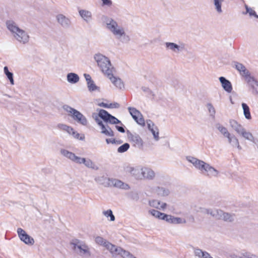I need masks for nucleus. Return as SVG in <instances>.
Wrapping results in <instances>:
<instances>
[{
	"instance_id": "4be33fe9",
	"label": "nucleus",
	"mask_w": 258,
	"mask_h": 258,
	"mask_svg": "<svg viewBox=\"0 0 258 258\" xmlns=\"http://www.w3.org/2000/svg\"><path fill=\"white\" fill-rule=\"evenodd\" d=\"M102 72L110 79L114 76L113 73L114 71L113 66H100Z\"/></svg>"
},
{
	"instance_id": "72a5a7b5",
	"label": "nucleus",
	"mask_w": 258,
	"mask_h": 258,
	"mask_svg": "<svg viewBox=\"0 0 258 258\" xmlns=\"http://www.w3.org/2000/svg\"><path fill=\"white\" fill-rule=\"evenodd\" d=\"M57 127L58 129L65 131L70 135H71L74 130L71 126L62 123L58 124Z\"/></svg>"
},
{
	"instance_id": "a878e982",
	"label": "nucleus",
	"mask_w": 258,
	"mask_h": 258,
	"mask_svg": "<svg viewBox=\"0 0 258 258\" xmlns=\"http://www.w3.org/2000/svg\"><path fill=\"white\" fill-rule=\"evenodd\" d=\"M149 213L154 217L159 219L163 220L166 221L168 215L154 209L150 210Z\"/></svg>"
},
{
	"instance_id": "c03bdc74",
	"label": "nucleus",
	"mask_w": 258,
	"mask_h": 258,
	"mask_svg": "<svg viewBox=\"0 0 258 258\" xmlns=\"http://www.w3.org/2000/svg\"><path fill=\"white\" fill-rule=\"evenodd\" d=\"M130 148V145L128 143H124L122 145L119 147L117 149L118 153H124L126 151Z\"/></svg>"
},
{
	"instance_id": "f704fd0d",
	"label": "nucleus",
	"mask_w": 258,
	"mask_h": 258,
	"mask_svg": "<svg viewBox=\"0 0 258 258\" xmlns=\"http://www.w3.org/2000/svg\"><path fill=\"white\" fill-rule=\"evenodd\" d=\"M206 107L207 108L210 117L212 119H214L215 118L216 110L214 106L212 105V103H208L206 104Z\"/></svg>"
},
{
	"instance_id": "ea45409f",
	"label": "nucleus",
	"mask_w": 258,
	"mask_h": 258,
	"mask_svg": "<svg viewBox=\"0 0 258 258\" xmlns=\"http://www.w3.org/2000/svg\"><path fill=\"white\" fill-rule=\"evenodd\" d=\"M213 1L217 12L218 13H221L222 12L221 4L223 0H213Z\"/></svg>"
},
{
	"instance_id": "39448f33",
	"label": "nucleus",
	"mask_w": 258,
	"mask_h": 258,
	"mask_svg": "<svg viewBox=\"0 0 258 258\" xmlns=\"http://www.w3.org/2000/svg\"><path fill=\"white\" fill-rule=\"evenodd\" d=\"M235 67L240 75L244 77L251 89V93L253 95H258V81L250 76L249 72L246 69L245 66H235Z\"/></svg>"
},
{
	"instance_id": "473e14b6",
	"label": "nucleus",
	"mask_w": 258,
	"mask_h": 258,
	"mask_svg": "<svg viewBox=\"0 0 258 258\" xmlns=\"http://www.w3.org/2000/svg\"><path fill=\"white\" fill-rule=\"evenodd\" d=\"M215 126L217 129L224 136V137L227 135L229 136V134L230 133L228 132L227 128L223 125L219 123H217L215 124Z\"/></svg>"
},
{
	"instance_id": "37998d69",
	"label": "nucleus",
	"mask_w": 258,
	"mask_h": 258,
	"mask_svg": "<svg viewBox=\"0 0 258 258\" xmlns=\"http://www.w3.org/2000/svg\"><path fill=\"white\" fill-rule=\"evenodd\" d=\"M120 255H121L123 258H137L129 251H126L123 249L121 252L120 253Z\"/></svg>"
},
{
	"instance_id": "7c9ffc66",
	"label": "nucleus",
	"mask_w": 258,
	"mask_h": 258,
	"mask_svg": "<svg viewBox=\"0 0 258 258\" xmlns=\"http://www.w3.org/2000/svg\"><path fill=\"white\" fill-rule=\"evenodd\" d=\"M110 80L116 88L121 89L124 87V84L120 78L114 76Z\"/></svg>"
},
{
	"instance_id": "bb28decb",
	"label": "nucleus",
	"mask_w": 258,
	"mask_h": 258,
	"mask_svg": "<svg viewBox=\"0 0 258 258\" xmlns=\"http://www.w3.org/2000/svg\"><path fill=\"white\" fill-rule=\"evenodd\" d=\"M239 135L241 136L245 140L252 142L253 143H256L255 140L252 134L250 132L246 131L244 128L240 133Z\"/></svg>"
},
{
	"instance_id": "49530a36",
	"label": "nucleus",
	"mask_w": 258,
	"mask_h": 258,
	"mask_svg": "<svg viewBox=\"0 0 258 258\" xmlns=\"http://www.w3.org/2000/svg\"><path fill=\"white\" fill-rule=\"evenodd\" d=\"M245 9L246 10L245 14L248 13L250 16H254L255 18L258 19V15H256L254 10L249 8L247 5H245Z\"/></svg>"
},
{
	"instance_id": "9d476101",
	"label": "nucleus",
	"mask_w": 258,
	"mask_h": 258,
	"mask_svg": "<svg viewBox=\"0 0 258 258\" xmlns=\"http://www.w3.org/2000/svg\"><path fill=\"white\" fill-rule=\"evenodd\" d=\"M128 110L130 114L137 123L142 126L145 125V122L143 115L138 110L132 107H129Z\"/></svg>"
},
{
	"instance_id": "8fccbe9b",
	"label": "nucleus",
	"mask_w": 258,
	"mask_h": 258,
	"mask_svg": "<svg viewBox=\"0 0 258 258\" xmlns=\"http://www.w3.org/2000/svg\"><path fill=\"white\" fill-rule=\"evenodd\" d=\"M71 135L75 138V139H80L81 140H82L84 139V137H80H80V134L77 133V132H75L74 130H73V132L72 133Z\"/></svg>"
},
{
	"instance_id": "ddd939ff",
	"label": "nucleus",
	"mask_w": 258,
	"mask_h": 258,
	"mask_svg": "<svg viewBox=\"0 0 258 258\" xmlns=\"http://www.w3.org/2000/svg\"><path fill=\"white\" fill-rule=\"evenodd\" d=\"M17 233L20 239L25 244L32 245L34 243V239L28 235L23 229L18 228Z\"/></svg>"
},
{
	"instance_id": "412c9836",
	"label": "nucleus",
	"mask_w": 258,
	"mask_h": 258,
	"mask_svg": "<svg viewBox=\"0 0 258 258\" xmlns=\"http://www.w3.org/2000/svg\"><path fill=\"white\" fill-rule=\"evenodd\" d=\"M166 222L171 224H184L186 223V220L180 217H175L173 216L168 215Z\"/></svg>"
},
{
	"instance_id": "4d7b16f0",
	"label": "nucleus",
	"mask_w": 258,
	"mask_h": 258,
	"mask_svg": "<svg viewBox=\"0 0 258 258\" xmlns=\"http://www.w3.org/2000/svg\"><path fill=\"white\" fill-rule=\"evenodd\" d=\"M115 127L116 128L117 130V131L120 133H124L125 132V130L123 128V127L122 126H118V125H116L115 126Z\"/></svg>"
},
{
	"instance_id": "c9c22d12",
	"label": "nucleus",
	"mask_w": 258,
	"mask_h": 258,
	"mask_svg": "<svg viewBox=\"0 0 258 258\" xmlns=\"http://www.w3.org/2000/svg\"><path fill=\"white\" fill-rule=\"evenodd\" d=\"M4 73L5 75L7 76L8 79L9 80L10 83L11 85L14 84V81L13 79V74L12 72H10L8 68L6 66L4 69Z\"/></svg>"
},
{
	"instance_id": "5fc2aeb1",
	"label": "nucleus",
	"mask_w": 258,
	"mask_h": 258,
	"mask_svg": "<svg viewBox=\"0 0 258 258\" xmlns=\"http://www.w3.org/2000/svg\"><path fill=\"white\" fill-rule=\"evenodd\" d=\"M202 258H213V257L211 256V255L209 253H208V252H207L206 251H204V253L202 255Z\"/></svg>"
},
{
	"instance_id": "6e6552de",
	"label": "nucleus",
	"mask_w": 258,
	"mask_h": 258,
	"mask_svg": "<svg viewBox=\"0 0 258 258\" xmlns=\"http://www.w3.org/2000/svg\"><path fill=\"white\" fill-rule=\"evenodd\" d=\"M203 213L210 214L216 219H223L224 221H231L233 220L232 216L227 213H224L222 210L217 209H202Z\"/></svg>"
},
{
	"instance_id": "e2e57ef3",
	"label": "nucleus",
	"mask_w": 258,
	"mask_h": 258,
	"mask_svg": "<svg viewBox=\"0 0 258 258\" xmlns=\"http://www.w3.org/2000/svg\"><path fill=\"white\" fill-rule=\"evenodd\" d=\"M235 64H239V65H241L242 64L241 63H239L238 62H236Z\"/></svg>"
},
{
	"instance_id": "13d9d810",
	"label": "nucleus",
	"mask_w": 258,
	"mask_h": 258,
	"mask_svg": "<svg viewBox=\"0 0 258 258\" xmlns=\"http://www.w3.org/2000/svg\"><path fill=\"white\" fill-rule=\"evenodd\" d=\"M103 5L107 6H110L112 4L111 0H102Z\"/></svg>"
},
{
	"instance_id": "6e6d98bb",
	"label": "nucleus",
	"mask_w": 258,
	"mask_h": 258,
	"mask_svg": "<svg viewBox=\"0 0 258 258\" xmlns=\"http://www.w3.org/2000/svg\"><path fill=\"white\" fill-rule=\"evenodd\" d=\"M120 106L118 103H110L109 104V108H119Z\"/></svg>"
},
{
	"instance_id": "603ef678",
	"label": "nucleus",
	"mask_w": 258,
	"mask_h": 258,
	"mask_svg": "<svg viewBox=\"0 0 258 258\" xmlns=\"http://www.w3.org/2000/svg\"><path fill=\"white\" fill-rule=\"evenodd\" d=\"M84 77L85 78L86 81H87V83L89 82L92 81L91 76L89 74H84Z\"/></svg>"
},
{
	"instance_id": "aec40b11",
	"label": "nucleus",
	"mask_w": 258,
	"mask_h": 258,
	"mask_svg": "<svg viewBox=\"0 0 258 258\" xmlns=\"http://www.w3.org/2000/svg\"><path fill=\"white\" fill-rule=\"evenodd\" d=\"M229 123L230 127L234 130L238 135L243 131L244 129L243 126L239 123L237 120L230 119L229 120Z\"/></svg>"
},
{
	"instance_id": "052dcab7",
	"label": "nucleus",
	"mask_w": 258,
	"mask_h": 258,
	"mask_svg": "<svg viewBox=\"0 0 258 258\" xmlns=\"http://www.w3.org/2000/svg\"><path fill=\"white\" fill-rule=\"evenodd\" d=\"M99 106L104 108H109V104L102 102L99 104Z\"/></svg>"
},
{
	"instance_id": "a19ab883",
	"label": "nucleus",
	"mask_w": 258,
	"mask_h": 258,
	"mask_svg": "<svg viewBox=\"0 0 258 258\" xmlns=\"http://www.w3.org/2000/svg\"><path fill=\"white\" fill-rule=\"evenodd\" d=\"M107 122H109V123H110L111 124H116L117 123H120L121 124H122V123L121 122V121L119 120H118L117 118L112 116L111 114L110 115V116H109V118H108V120L106 123H107Z\"/></svg>"
},
{
	"instance_id": "79ce46f5",
	"label": "nucleus",
	"mask_w": 258,
	"mask_h": 258,
	"mask_svg": "<svg viewBox=\"0 0 258 258\" xmlns=\"http://www.w3.org/2000/svg\"><path fill=\"white\" fill-rule=\"evenodd\" d=\"M87 86L88 90L90 92L94 91L98 89V87L95 84L94 81L92 80L90 82H88L87 83Z\"/></svg>"
},
{
	"instance_id": "cd10ccee",
	"label": "nucleus",
	"mask_w": 258,
	"mask_h": 258,
	"mask_svg": "<svg viewBox=\"0 0 258 258\" xmlns=\"http://www.w3.org/2000/svg\"><path fill=\"white\" fill-rule=\"evenodd\" d=\"M150 206L159 209H164L166 207V204L165 203H161L157 200H153L149 202Z\"/></svg>"
},
{
	"instance_id": "864d4df0",
	"label": "nucleus",
	"mask_w": 258,
	"mask_h": 258,
	"mask_svg": "<svg viewBox=\"0 0 258 258\" xmlns=\"http://www.w3.org/2000/svg\"><path fill=\"white\" fill-rule=\"evenodd\" d=\"M234 141V144L232 146L236 147L239 150H241V147L239 145L238 140V139H235Z\"/></svg>"
},
{
	"instance_id": "2eb2a0df",
	"label": "nucleus",
	"mask_w": 258,
	"mask_h": 258,
	"mask_svg": "<svg viewBox=\"0 0 258 258\" xmlns=\"http://www.w3.org/2000/svg\"><path fill=\"white\" fill-rule=\"evenodd\" d=\"M94 59L97 64H111L109 58L100 53L95 54Z\"/></svg>"
},
{
	"instance_id": "423d86ee",
	"label": "nucleus",
	"mask_w": 258,
	"mask_h": 258,
	"mask_svg": "<svg viewBox=\"0 0 258 258\" xmlns=\"http://www.w3.org/2000/svg\"><path fill=\"white\" fill-rule=\"evenodd\" d=\"M63 109L68 113L69 115L71 116L78 123L83 125L87 124L88 120L86 117L78 110L68 105H63Z\"/></svg>"
},
{
	"instance_id": "f3484780",
	"label": "nucleus",
	"mask_w": 258,
	"mask_h": 258,
	"mask_svg": "<svg viewBox=\"0 0 258 258\" xmlns=\"http://www.w3.org/2000/svg\"><path fill=\"white\" fill-rule=\"evenodd\" d=\"M147 124L148 129L152 133L155 140L158 141L159 139V131L157 126H156L153 121L150 119L147 120Z\"/></svg>"
},
{
	"instance_id": "4c0bfd02",
	"label": "nucleus",
	"mask_w": 258,
	"mask_h": 258,
	"mask_svg": "<svg viewBox=\"0 0 258 258\" xmlns=\"http://www.w3.org/2000/svg\"><path fill=\"white\" fill-rule=\"evenodd\" d=\"M124 170L126 173H130L133 175H136L139 172V169L135 168L134 167L130 166H126L124 168Z\"/></svg>"
},
{
	"instance_id": "7ed1b4c3",
	"label": "nucleus",
	"mask_w": 258,
	"mask_h": 258,
	"mask_svg": "<svg viewBox=\"0 0 258 258\" xmlns=\"http://www.w3.org/2000/svg\"><path fill=\"white\" fill-rule=\"evenodd\" d=\"M6 24L7 29L18 42L22 44H26L29 42V36L28 33L20 29L15 22L12 20H7Z\"/></svg>"
},
{
	"instance_id": "f257e3e1",
	"label": "nucleus",
	"mask_w": 258,
	"mask_h": 258,
	"mask_svg": "<svg viewBox=\"0 0 258 258\" xmlns=\"http://www.w3.org/2000/svg\"><path fill=\"white\" fill-rule=\"evenodd\" d=\"M106 25V28L115 35L117 39L123 43H127L130 41V38L126 35L122 27L119 26L117 23L111 18L106 16L102 17Z\"/></svg>"
},
{
	"instance_id": "9b49d317",
	"label": "nucleus",
	"mask_w": 258,
	"mask_h": 258,
	"mask_svg": "<svg viewBox=\"0 0 258 258\" xmlns=\"http://www.w3.org/2000/svg\"><path fill=\"white\" fill-rule=\"evenodd\" d=\"M95 121L100 127L102 134L108 137H113L114 133L111 128L107 125L103 123L100 118H98L97 116L95 117Z\"/></svg>"
},
{
	"instance_id": "5701e85b",
	"label": "nucleus",
	"mask_w": 258,
	"mask_h": 258,
	"mask_svg": "<svg viewBox=\"0 0 258 258\" xmlns=\"http://www.w3.org/2000/svg\"><path fill=\"white\" fill-rule=\"evenodd\" d=\"M219 80L222 84V87L228 93H230L232 91V87L229 81L226 79V78L223 77H220Z\"/></svg>"
},
{
	"instance_id": "2f4dec72",
	"label": "nucleus",
	"mask_w": 258,
	"mask_h": 258,
	"mask_svg": "<svg viewBox=\"0 0 258 258\" xmlns=\"http://www.w3.org/2000/svg\"><path fill=\"white\" fill-rule=\"evenodd\" d=\"M241 106L243 110V114L245 117L247 119H251V116L250 112L249 107H248V106L245 103H242Z\"/></svg>"
},
{
	"instance_id": "1a4fd4ad",
	"label": "nucleus",
	"mask_w": 258,
	"mask_h": 258,
	"mask_svg": "<svg viewBox=\"0 0 258 258\" xmlns=\"http://www.w3.org/2000/svg\"><path fill=\"white\" fill-rule=\"evenodd\" d=\"M127 136L130 142L136 147L141 148L143 145V141L140 136L136 133H132L127 130L126 131Z\"/></svg>"
},
{
	"instance_id": "6ab92c4d",
	"label": "nucleus",
	"mask_w": 258,
	"mask_h": 258,
	"mask_svg": "<svg viewBox=\"0 0 258 258\" xmlns=\"http://www.w3.org/2000/svg\"><path fill=\"white\" fill-rule=\"evenodd\" d=\"M107 249H108L110 252L113 255L116 256L117 255H120V253L122 250V248L120 247H117L114 244H112L110 242H108L106 246L105 247Z\"/></svg>"
},
{
	"instance_id": "f8f14e48",
	"label": "nucleus",
	"mask_w": 258,
	"mask_h": 258,
	"mask_svg": "<svg viewBox=\"0 0 258 258\" xmlns=\"http://www.w3.org/2000/svg\"><path fill=\"white\" fill-rule=\"evenodd\" d=\"M165 46L166 50L176 53L182 52L185 49V45L183 43L178 45L173 42H167L165 43Z\"/></svg>"
},
{
	"instance_id": "c85d7f7f",
	"label": "nucleus",
	"mask_w": 258,
	"mask_h": 258,
	"mask_svg": "<svg viewBox=\"0 0 258 258\" xmlns=\"http://www.w3.org/2000/svg\"><path fill=\"white\" fill-rule=\"evenodd\" d=\"M79 14L87 22H90L92 19V14L90 11L81 10L79 11Z\"/></svg>"
},
{
	"instance_id": "a211bd4d",
	"label": "nucleus",
	"mask_w": 258,
	"mask_h": 258,
	"mask_svg": "<svg viewBox=\"0 0 258 258\" xmlns=\"http://www.w3.org/2000/svg\"><path fill=\"white\" fill-rule=\"evenodd\" d=\"M94 180L97 183L102 185L105 187H109L110 186V182L111 178L104 175L96 176Z\"/></svg>"
},
{
	"instance_id": "dca6fc26",
	"label": "nucleus",
	"mask_w": 258,
	"mask_h": 258,
	"mask_svg": "<svg viewBox=\"0 0 258 258\" xmlns=\"http://www.w3.org/2000/svg\"><path fill=\"white\" fill-rule=\"evenodd\" d=\"M110 184V186L109 187L113 186L123 189H130V186L127 184L118 179L111 178Z\"/></svg>"
},
{
	"instance_id": "bf43d9fd",
	"label": "nucleus",
	"mask_w": 258,
	"mask_h": 258,
	"mask_svg": "<svg viewBox=\"0 0 258 258\" xmlns=\"http://www.w3.org/2000/svg\"><path fill=\"white\" fill-rule=\"evenodd\" d=\"M106 142L107 144H109V143L114 144L115 143V140L114 139H106Z\"/></svg>"
},
{
	"instance_id": "e433bc0d",
	"label": "nucleus",
	"mask_w": 258,
	"mask_h": 258,
	"mask_svg": "<svg viewBox=\"0 0 258 258\" xmlns=\"http://www.w3.org/2000/svg\"><path fill=\"white\" fill-rule=\"evenodd\" d=\"M156 193L160 196H166L169 195V190L163 187H158L156 189Z\"/></svg>"
},
{
	"instance_id": "20e7f679",
	"label": "nucleus",
	"mask_w": 258,
	"mask_h": 258,
	"mask_svg": "<svg viewBox=\"0 0 258 258\" xmlns=\"http://www.w3.org/2000/svg\"><path fill=\"white\" fill-rule=\"evenodd\" d=\"M60 153L62 156L68 159H69L70 160L76 163L79 164L83 163L88 168L96 170L98 169V167L90 159L80 157L76 156L74 153L70 152L66 149H61Z\"/></svg>"
},
{
	"instance_id": "f03ea898",
	"label": "nucleus",
	"mask_w": 258,
	"mask_h": 258,
	"mask_svg": "<svg viewBox=\"0 0 258 258\" xmlns=\"http://www.w3.org/2000/svg\"><path fill=\"white\" fill-rule=\"evenodd\" d=\"M186 160L191 163L197 169L200 170L203 173L205 174L209 177H217L219 172L210 164L204 161L199 160L192 156H187Z\"/></svg>"
},
{
	"instance_id": "3c124183",
	"label": "nucleus",
	"mask_w": 258,
	"mask_h": 258,
	"mask_svg": "<svg viewBox=\"0 0 258 258\" xmlns=\"http://www.w3.org/2000/svg\"><path fill=\"white\" fill-rule=\"evenodd\" d=\"M239 258H258V256L255 255L249 254L244 255L242 257H240Z\"/></svg>"
},
{
	"instance_id": "4468645a",
	"label": "nucleus",
	"mask_w": 258,
	"mask_h": 258,
	"mask_svg": "<svg viewBox=\"0 0 258 258\" xmlns=\"http://www.w3.org/2000/svg\"><path fill=\"white\" fill-rule=\"evenodd\" d=\"M56 19L57 23L63 28H68L71 26V22L70 19L63 14H59L57 15Z\"/></svg>"
},
{
	"instance_id": "58836bf2",
	"label": "nucleus",
	"mask_w": 258,
	"mask_h": 258,
	"mask_svg": "<svg viewBox=\"0 0 258 258\" xmlns=\"http://www.w3.org/2000/svg\"><path fill=\"white\" fill-rule=\"evenodd\" d=\"M95 242L96 243H97L98 244L102 245L104 247L106 246L107 243L109 242L101 236H97L95 238Z\"/></svg>"
},
{
	"instance_id": "0eeeda50",
	"label": "nucleus",
	"mask_w": 258,
	"mask_h": 258,
	"mask_svg": "<svg viewBox=\"0 0 258 258\" xmlns=\"http://www.w3.org/2000/svg\"><path fill=\"white\" fill-rule=\"evenodd\" d=\"M72 249L78 254L81 256H90L91 253L90 249L84 242L78 240L74 239L71 243Z\"/></svg>"
},
{
	"instance_id": "680f3d73",
	"label": "nucleus",
	"mask_w": 258,
	"mask_h": 258,
	"mask_svg": "<svg viewBox=\"0 0 258 258\" xmlns=\"http://www.w3.org/2000/svg\"><path fill=\"white\" fill-rule=\"evenodd\" d=\"M142 89H143L144 91H148V90H149L148 88L144 89V88H143Z\"/></svg>"
},
{
	"instance_id": "de8ad7c7",
	"label": "nucleus",
	"mask_w": 258,
	"mask_h": 258,
	"mask_svg": "<svg viewBox=\"0 0 258 258\" xmlns=\"http://www.w3.org/2000/svg\"><path fill=\"white\" fill-rule=\"evenodd\" d=\"M228 139V141L229 144H230L232 146L234 144V140L235 139H238L234 135H231L230 133L229 134V136H226L225 137Z\"/></svg>"
},
{
	"instance_id": "c756f323",
	"label": "nucleus",
	"mask_w": 258,
	"mask_h": 258,
	"mask_svg": "<svg viewBox=\"0 0 258 258\" xmlns=\"http://www.w3.org/2000/svg\"><path fill=\"white\" fill-rule=\"evenodd\" d=\"M67 81L71 84H75L79 82L80 78L79 76L75 73H70L67 75Z\"/></svg>"
},
{
	"instance_id": "b1692460",
	"label": "nucleus",
	"mask_w": 258,
	"mask_h": 258,
	"mask_svg": "<svg viewBox=\"0 0 258 258\" xmlns=\"http://www.w3.org/2000/svg\"><path fill=\"white\" fill-rule=\"evenodd\" d=\"M110 114L107 111L104 109H100L98 114L94 113L92 115L93 118L95 120V117L97 116L98 118H101L105 122L108 120Z\"/></svg>"
},
{
	"instance_id": "393cba45",
	"label": "nucleus",
	"mask_w": 258,
	"mask_h": 258,
	"mask_svg": "<svg viewBox=\"0 0 258 258\" xmlns=\"http://www.w3.org/2000/svg\"><path fill=\"white\" fill-rule=\"evenodd\" d=\"M141 174L144 178L148 179H152L155 176L154 172L152 169L148 168L141 169Z\"/></svg>"
},
{
	"instance_id": "a18cd8bd",
	"label": "nucleus",
	"mask_w": 258,
	"mask_h": 258,
	"mask_svg": "<svg viewBox=\"0 0 258 258\" xmlns=\"http://www.w3.org/2000/svg\"><path fill=\"white\" fill-rule=\"evenodd\" d=\"M103 213L106 217H110L111 221H113L115 220V217L113 215L112 212L111 210H107V211H103Z\"/></svg>"
},
{
	"instance_id": "09e8293b",
	"label": "nucleus",
	"mask_w": 258,
	"mask_h": 258,
	"mask_svg": "<svg viewBox=\"0 0 258 258\" xmlns=\"http://www.w3.org/2000/svg\"><path fill=\"white\" fill-rule=\"evenodd\" d=\"M204 251H203L202 249L199 248H194V254L196 256H198L199 258H202V255L204 253Z\"/></svg>"
}]
</instances>
